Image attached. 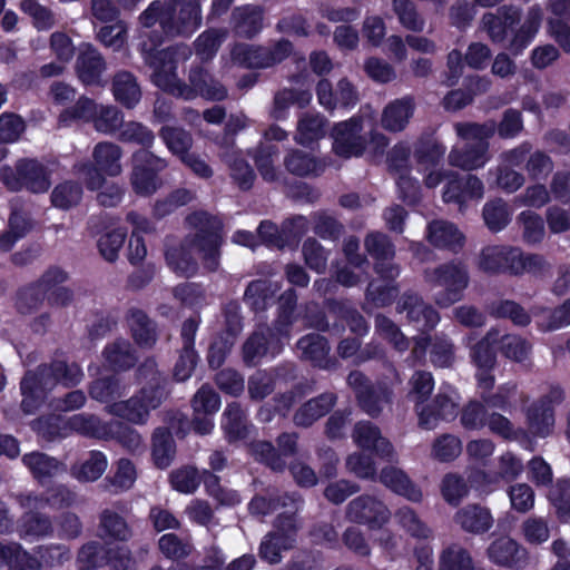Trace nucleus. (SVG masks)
<instances>
[{"instance_id":"60","label":"nucleus","mask_w":570,"mask_h":570,"mask_svg":"<svg viewBox=\"0 0 570 570\" xmlns=\"http://www.w3.org/2000/svg\"><path fill=\"white\" fill-rule=\"evenodd\" d=\"M521 229L522 239L529 245L540 244L546 236V228L542 217L532 212L523 210L515 219Z\"/></svg>"},{"instance_id":"26","label":"nucleus","mask_w":570,"mask_h":570,"mask_svg":"<svg viewBox=\"0 0 570 570\" xmlns=\"http://www.w3.org/2000/svg\"><path fill=\"white\" fill-rule=\"evenodd\" d=\"M65 429L86 438L105 441L114 438L112 422H105L98 415L91 413H80L70 416L65 423Z\"/></svg>"},{"instance_id":"6","label":"nucleus","mask_w":570,"mask_h":570,"mask_svg":"<svg viewBox=\"0 0 570 570\" xmlns=\"http://www.w3.org/2000/svg\"><path fill=\"white\" fill-rule=\"evenodd\" d=\"M166 397L167 392L159 385L142 386L129 399L106 405L105 411L129 423L145 425L150 412L159 407Z\"/></svg>"},{"instance_id":"28","label":"nucleus","mask_w":570,"mask_h":570,"mask_svg":"<svg viewBox=\"0 0 570 570\" xmlns=\"http://www.w3.org/2000/svg\"><path fill=\"white\" fill-rule=\"evenodd\" d=\"M379 480L394 493L404 497L413 503H420L423 500L421 488L415 484L409 475L399 468L385 466L381 470Z\"/></svg>"},{"instance_id":"20","label":"nucleus","mask_w":570,"mask_h":570,"mask_svg":"<svg viewBox=\"0 0 570 570\" xmlns=\"http://www.w3.org/2000/svg\"><path fill=\"white\" fill-rule=\"evenodd\" d=\"M489 559L501 567L521 569L528 563L525 548L510 537H500L488 548Z\"/></svg>"},{"instance_id":"50","label":"nucleus","mask_w":570,"mask_h":570,"mask_svg":"<svg viewBox=\"0 0 570 570\" xmlns=\"http://www.w3.org/2000/svg\"><path fill=\"white\" fill-rule=\"evenodd\" d=\"M158 135L168 150L180 159L189 154L194 139L189 131L178 126H163Z\"/></svg>"},{"instance_id":"11","label":"nucleus","mask_w":570,"mask_h":570,"mask_svg":"<svg viewBox=\"0 0 570 570\" xmlns=\"http://www.w3.org/2000/svg\"><path fill=\"white\" fill-rule=\"evenodd\" d=\"M503 157L512 165L523 166L527 176L532 180H544L554 168L551 156L541 149H533L530 141L507 149Z\"/></svg>"},{"instance_id":"25","label":"nucleus","mask_w":570,"mask_h":570,"mask_svg":"<svg viewBox=\"0 0 570 570\" xmlns=\"http://www.w3.org/2000/svg\"><path fill=\"white\" fill-rule=\"evenodd\" d=\"M453 520L464 532L483 534L494 524V518L487 507L480 504H466L459 509Z\"/></svg>"},{"instance_id":"37","label":"nucleus","mask_w":570,"mask_h":570,"mask_svg":"<svg viewBox=\"0 0 570 570\" xmlns=\"http://www.w3.org/2000/svg\"><path fill=\"white\" fill-rule=\"evenodd\" d=\"M327 119L316 112H304L299 116L294 139L302 146H308L322 139L326 134Z\"/></svg>"},{"instance_id":"14","label":"nucleus","mask_w":570,"mask_h":570,"mask_svg":"<svg viewBox=\"0 0 570 570\" xmlns=\"http://www.w3.org/2000/svg\"><path fill=\"white\" fill-rule=\"evenodd\" d=\"M517 254L518 247L514 246L488 245L480 250L476 257V267L489 275L509 274L514 276Z\"/></svg>"},{"instance_id":"5","label":"nucleus","mask_w":570,"mask_h":570,"mask_svg":"<svg viewBox=\"0 0 570 570\" xmlns=\"http://www.w3.org/2000/svg\"><path fill=\"white\" fill-rule=\"evenodd\" d=\"M423 277L432 286L444 287V291L434 298L435 304L441 308L450 307L461 301L463 292L470 284L468 265L459 259H452L436 267L426 268L423 272Z\"/></svg>"},{"instance_id":"27","label":"nucleus","mask_w":570,"mask_h":570,"mask_svg":"<svg viewBox=\"0 0 570 570\" xmlns=\"http://www.w3.org/2000/svg\"><path fill=\"white\" fill-rule=\"evenodd\" d=\"M126 322L131 337L140 347L150 348L157 342V327L145 311L132 306L126 313Z\"/></svg>"},{"instance_id":"16","label":"nucleus","mask_w":570,"mask_h":570,"mask_svg":"<svg viewBox=\"0 0 570 570\" xmlns=\"http://www.w3.org/2000/svg\"><path fill=\"white\" fill-rule=\"evenodd\" d=\"M352 439L358 448L372 451L387 461H396L393 444L382 435L380 428L374 423L370 421L357 422L353 428Z\"/></svg>"},{"instance_id":"51","label":"nucleus","mask_w":570,"mask_h":570,"mask_svg":"<svg viewBox=\"0 0 570 570\" xmlns=\"http://www.w3.org/2000/svg\"><path fill=\"white\" fill-rule=\"evenodd\" d=\"M392 10L404 29L415 33L424 31L426 20L413 0H392Z\"/></svg>"},{"instance_id":"1","label":"nucleus","mask_w":570,"mask_h":570,"mask_svg":"<svg viewBox=\"0 0 570 570\" xmlns=\"http://www.w3.org/2000/svg\"><path fill=\"white\" fill-rule=\"evenodd\" d=\"M193 234L185 237L177 247L166 252L169 268L184 277H191L198 271V263L191 252L199 254L204 268L216 272L219 267L220 246L223 244L222 223L207 212H195L186 217Z\"/></svg>"},{"instance_id":"43","label":"nucleus","mask_w":570,"mask_h":570,"mask_svg":"<svg viewBox=\"0 0 570 570\" xmlns=\"http://www.w3.org/2000/svg\"><path fill=\"white\" fill-rule=\"evenodd\" d=\"M543 18L542 9L539 4L530 7L521 27L514 32L510 49L518 52L524 49L538 33Z\"/></svg>"},{"instance_id":"8","label":"nucleus","mask_w":570,"mask_h":570,"mask_svg":"<svg viewBox=\"0 0 570 570\" xmlns=\"http://www.w3.org/2000/svg\"><path fill=\"white\" fill-rule=\"evenodd\" d=\"M130 185L139 196H151L163 185L158 174L168 167V161L150 150L139 149L131 156Z\"/></svg>"},{"instance_id":"61","label":"nucleus","mask_w":570,"mask_h":570,"mask_svg":"<svg viewBox=\"0 0 570 570\" xmlns=\"http://www.w3.org/2000/svg\"><path fill=\"white\" fill-rule=\"evenodd\" d=\"M297 295L292 288L285 291L278 301V315L273 324L275 331L279 335L287 336L289 338L291 328L295 321L294 312L296 308Z\"/></svg>"},{"instance_id":"63","label":"nucleus","mask_w":570,"mask_h":570,"mask_svg":"<svg viewBox=\"0 0 570 570\" xmlns=\"http://www.w3.org/2000/svg\"><path fill=\"white\" fill-rule=\"evenodd\" d=\"M498 343L502 355L517 363L528 361L532 353V344L520 335L505 334L499 336Z\"/></svg>"},{"instance_id":"31","label":"nucleus","mask_w":570,"mask_h":570,"mask_svg":"<svg viewBox=\"0 0 570 570\" xmlns=\"http://www.w3.org/2000/svg\"><path fill=\"white\" fill-rule=\"evenodd\" d=\"M124 149L114 141L97 142L91 153L92 163L108 177H118L124 171Z\"/></svg>"},{"instance_id":"49","label":"nucleus","mask_w":570,"mask_h":570,"mask_svg":"<svg viewBox=\"0 0 570 570\" xmlns=\"http://www.w3.org/2000/svg\"><path fill=\"white\" fill-rule=\"evenodd\" d=\"M102 354L106 362L114 370H128L132 367L137 361L135 350L126 338H117L108 344Z\"/></svg>"},{"instance_id":"55","label":"nucleus","mask_w":570,"mask_h":570,"mask_svg":"<svg viewBox=\"0 0 570 570\" xmlns=\"http://www.w3.org/2000/svg\"><path fill=\"white\" fill-rule=\"evenodd\" d=\"M153 459L157 468H168L176 453L175 441L166 428H157L153 433Z\"/></svg>"},{"instance_id":"38","label":"nucleus","mask_w":570,"mask_h":570,"mask_svg":"<svg viewBox=\"0 0 570 570\" xmlns=\"http://www.w3.org/2000/svg\"><path fill=\"white\" fill-rule=\"evenodd\" d=\"M115 99L126 108H134L141 98V90L136 77L126 70L115 73L111 83Z\"/></svg>"},{"instance_id":"45","label":"nucleus","mask_w":570,"mask_h":570,"mask_svg":"<svg viewBox=\"0 0 570 570\" xmlns=\"http://www.w3.org/2000/svg\"><path fill=\"white\" fill-rule=\"evenodd\" d=\"M126 391L127 386L115 375L97 379L88 387L90 397L106 405L117 402L116 400L124 396Z\"/></svg>"},{"instance_id":"10","label":"nucleus","mask_w":570,"mask_h":570,"mask_svg":"<svg viewBox=\"0 0 570 570\" xmlns=\"http://www.w3.org/2000/svg\"><path fill=\"white\" fill-rule=\"evenodd\" d=\"M364 130V118L354 116L348 120L337 122L332 131L333 150L344 158L360 157L367 146V138Z\"/></svg>"},{"instance_id":"54","label":"nucleus","mask_w":570,"mask_h":570,"mask_svg":"<svg viewBox=\"0 0 570 570\" xmlns=\"http://www.w3.org/2000/svg\"><path fill=\"white\" fill-rule=\"evenodd\" d=\"M500 332L498 328H490L487 334L470 347V357L476 367H494L497 356L492 348L498 343Z\"/></svg>"},{"instance_id":"36","label":"nucleus","mask_w":570,"mask_h":570,"mask_svg":"<svg viewBox=\"0 0 570 570\" xmlns=\"http://www.w3.org/2000/svg\"><path fill=\"white\" fill-rule=\"evenodd\" d=\"M220 158L227 166L230 178L242 190L253 187L256 175L240 150L227 148L220 154Z\"/></svg>"},{"instance_id":"57","label":"nucleus","mask_w":570,"mask_h":570,"mask_svg":"<svg viewBox=\"0 0 570 570\" xmlns=\"http://www.w3.org/2000/svg\"><path fill=\"white\" fill-rule=\"evenodd\" d=\"M407 397L414 403L415 412L430 399L434 389V379L428 371H415L409 380Z\"/></svg>"},{"instance_id":"17","label":"nucleus","mask_w":570,"mask_h":570,"mask_svg":"<svg viewBox=\"0 0 570 570\" xmlns=\"http://www.w3.org/2000/svg\"><path fill=\"white\" fill-rule=\"evenodd\" d=\"M521 20V10L512 4L501 6L495 12H485L480 19L479 28L484 31L494 43L507 40L508 30Z\"/></svg>"},{"instance_id":"3","label":"nucleus","mask_w":570,"mask_h":570,"mask_svg":"<svg viewBox=\"0 0 570 570\" xmlns=\"http://www.w3.org/2000/svg\"><path fill=\"white\" fill-rule=\"evenodd\" d=\"M454 130L456 136L465 142L451 148L448 164L464 171L483 168L492 158L489 139L495 134V121L455 122Z\"/></svg>"},{"instance_id":"52","label":"nucleus","mask_w":570,"mask_h":570,"mask_svg":"<svg viewBox=\"0 0 570 570\" xmlns=\"http://www.w3.org/2000/svg\"><path fill=\"white\" fill-rule=\"evenodd\" d=\"M286 169L296 176L320 175L324 171V165L312 154L294 149L284 159Z\"/></svg>"},{"instance_id":"62","label":"nucleus","mask_w":570,"mask_h":570,"mask_svg":"<svg viewBox=\"0 0 570 570\" xmlns=\"http://www.w3.org/2000/svg\"><path fill=\"white\" fill-rule=\"evenodd\" d=\"M394 518L397 524L413 538L429 539L432 535L431 528L407 505L399 508Z\"/></svg>"},{"instance_id":"48","label":"nucleus","mask_w":570,"mask_h":570,"mask_svg":"<svg viewBox=\"0 0 570 570\" xmlns=\"http://www.w3.org/2000/svg\"><path fill=\"white\" fill-rule=\"evenodd\" d=\"M18 533L23 539L49 537L53 533L51 518L41 512L28 511L20 519Z\"/></svg>"},{"instance_id":"15","label":"nucleus","mask_w":570,"mask_h":570,"mask_svg":"<svg viewBox=\"0 0 570 570\" xmlns=\"http://www.w3.org/2000/svg\"><path fill=\"white\" fill-rule=\"evenodd\" d=\"M399 313H406V318L420 331H431L440 322V314L432 305L415 293H404L397 301Z\"/></svg>"},{"instance_id":"22","label":"nucleus","mask_w":570,"mask_h":570,"mask_svg":"<svg viewBox=\"0 0 570 570\" xmlns=\"http://www.w3.org/2000/svg\"><path fill=\"white\" fill-rule=\"evenodd\" d=\"M416 102L407 95L390 101L381 115V126L390 132L403 131L414 115Z\"/></svg>"},{"instance_id":"42","label":"nucleus","mask_w":570,"mask_h":570,"mask_svg":"<svg viewBox=\"0 0 570 570\" xmlns=\"http://www.w3.org/2000/svg\"><path fill=\"white\" fill-rule=\"evenodd\" d=\"M232 61L247 69L269 68L265 46L235 43L230 50Z\"/></svg>"},{"instance_id":"19","label":"nucleus","mask_w":570,"mask_h":570,"mask_svg":"<svg viewBox=\"0 0 570 570\" xmlns=\"http://www.w3.org/2000/svg\"><path fill=\"white\" fill-rule=\"evenodd\" d=\"M202 9L198 0L185 1L178 13L176 8L170 6L169 13L165 18L167 36H190L202 24Z\"/></svg>"},{"instance_id":"59","label":"nucleus","mask_w":570,"mask_h":570,"mask_svg":"<svg viewBox=\"0 0 570 570\" xmlns=\"http://www.w3.org/2000/svg\"><path fill=\"white\" fill-rule=\"evenodd\" d=\"M82 186L73 180H65L51 191L50 200L53 207L68 210L79 205L82 198Z\"/></svg>"},{"instance_id":"7","label":"nucleus","mask_w":570,"mask_h":570,"mask_svg":"<svg viewBox=\"0 0 570 570\" xmlns=\"http://www.w3.org/2000/svg\"><path fill=\"white\" fill-rule=\"evenodd\" d=\"M0 180L11 191L27 189L33 194H43L51 185L48 168L32 158L19 159L14 167H0Z\"/></svg>"},{"instance_id":"41","label":"nucleus","mask_w":570,"mask_h":570,"mask_svg":"<svg viewBox=\"0 0 570 570\" xmlns=\"http://www.w3.org/2000/svg\"><path fill=\"white\" fill-rule=\"evenodd\" d=\"M438 570H483L478 567L471 553L459 543L444 547L438 560Z\"/></svg>"},{"instance_id":"58","label":"nucleus","mask_w":570,"mask_h":570,"mask_svg":"<svg viewBox=\"0 0 570 570\" xmlns=\"http://www.w3.org/2000/svg\"><path fill=\"white\" fill-rule=\"evenodd\" d=\"M505 150L499 155V165L495 168V183L505 193L512 194L525 184V176L515 170L520 165H512L504 159Z\"/></svg>"},{"instance_id":"46","label":"nucleus","mask_w":570,"mask_h":570,"mask_svg":"<svg viewBox=\"0 0 570 570\" xmlns=\"http://www.w3.org/2000/svg\"><path fill=\"white\" fill-rule=\"evenodd\" d=\"M107 456L100 451H90L88 456L79 464H73L70 474L79 482H94L107 470Z\"/></svg>"},{"instance_id":"30","label":"nucleus","mask_w":570,"mask_h":570,"mask_svg":"<svg viewBox=\"0 0 570 570\" xmlns=\"http://www.w3.org/2000/svg\"><path fill=\"white\" fill-rule=\"evenodd\" d=\"M428 240L438 248L458 253L464 245L465 237L460 229L448 220H433L428 225Z\"/></svg>"},{"instance_id":"13","label":"nucleus","mask_w":570,"mask_h":570,"mask_svg":"<svg viewBox=\"0 0 570 570\" xmlns=\"http://www.w3.org/2000/svg\"><path fill=\"white\" fill-rule=\"evenodd\" d=\"M455 391L449 389L439 393L423 406L419 407V425L425 430H433L441 420H452L458 413Z\"/></svg>"},{"instance_id":"18","label":"nucleus","mask_w":570,"mask_h":570,"mask_svg":"<svg viewBox=\"0 0 570 570\" xmlns=\"http://www.w3.org/2000/svg\"><path fill=\"white\" fill-rule=\"evenodd\" d=\"M75 70L78 79L86 86H101L107 62L91 43H81L76 58Z\"/></svg>"},{"instance_id":"21","label":"nucleus","mask_w":570,"mask_h":570,"mask_svg":"<svg viewBox=\"0 0 570 570\" xmlns=\"http://www.w3.org/2000/svg\"><path fill=\"white\" fill-rule=\"evenodd\" d=\"M297 350L301 358L311 362L314 366L322 370H336L338 363L330 357V344L327 340L316 333L307 334L297 342Z\"/></svg>"},{"instance_id":"33","label":"nucleus","mask_w":570,"mask_h":570,"mask_svg":"<svg viewBox=\"0 0 570 570\" xmlns=\"http://www.w3.org/2000/svg\"><path fill=\"white\" fill-rule=\"evenodd\" d=\"M23 465L30 471L31 475L39 483L55 478L67 471L65 463L58 459L39 451L26 453L21 459Z\"/></svg>"},{"instance_id":"34","label":"nucleus","mask_w":570,"mask_h":570,"mask_svg":"<svg viewBox=\"0 0 570 570\" xmlns=\"http://www.w3.org/2000/svg\"><path fill=\"white\" fill-rule=\"evenodd\" d=\"M337 395L325 392L313 397L298 407L293 416L294 424L302 428L311 426L315 421L326 415L336 404Z\"/></svg>"},{"instance_id":"2","label":"nucleus","mask_w":570,"mask_h":570,"mask_svg":"<svg viewBox=\"0 0 570 570\" xmlns=\"http://www.w3.org/2000/svg\"><path fill=\"white\" fill-rule=\"evenodd\" d=\"M85 377L81 367L75 362L55 360L28 371L20 382L21 409L24 414H33L46 401L47 394L58 384L65 387L79 385Z\"/></svg>"},{"instance_id":"56","label":"nucleus","mask_w":570,"mask_h":570,"mask_svg":"<svg viewBox=\"0 0 570 570\" xmlns=\"http://www.w3.org/2000/svg\"><path fill=\"white\" fill-rule=\"evenodd\" d=\"M137 478L134 463L128 459H120L111 478H106L102 488L110 493H120L132 488Z\"/></svg>"},{"instance_id":"12","label":"nucleus","mask_w":570,"mask_h":570,"mask_svg":"<svg viewBox=\"0 0 570 570\" xmlns=\"http://www.w3.org/2000/svg\"><path fill=\"white\" fill-rule=\"evenodd\" d=\"M288 340L279 335L275 327L259 325L243 345V361L247 366H255L268 353L278 354Z\"/></svg>"},{"instance_id":"24","label":"nucleus","mask_w":570,"mask_h":570,"mask_svg":"<svg viewBox=\"0 0 570 570\" xmlns=\"http://www.w3.org/2000/svg\"><path fill=\"white\" fill-rule=\"evenodd\" d=\"M98 535L105 542H128L134 531L124 515L114 508H107L99 514Z\"/></svg>"},{"instance_id":"64","label":"nucleus","mask_w":570,"mask_h":570,"mask_svg":"<svg viewBox=\"0 0 570 570\" xmlns=\"http://www.w3.org/2000/svg\"><path fill=\"white\" fill-rule=\"evenodd\" d=\"M482 215L487 227L494 233L504 229L511 220L509 205L502 198L485 203Z\"/></svg>"},{"instance_id":"40","label":"nucleus","mask_w":570,"mask_h":570,"mask_svg":"<svg viewBox=\"0 0 570 570\" xmlns=\"http://www.w3.org/2000/svg\"><path fill=\"white\" fill-rule=\"evenodd\" d=\"M311 100L312 94L308 90L283 88L274 95L271 117L276 120L284 119L292 105L305 108Z\"/></svg>"},{"instance_id":"32","label":"nucleus","mask_w":570,"mask_h":570,"mask_svg":"<svg viewBox=\"0 0 570 570\" xmlns=\"http://www.w3.org/2000/svg\"><path fill=\"white\" fill-rule=\"evenodd\" d=\"M544 400H537L524 409L528 432L535 438L549 436L554 426L552 406L546 405Z\"/></svg>"},{"instance_id":"39","label":"nucleus","mask_w":570,"mask_h":570,"mask_svg":"<svg viewBox=\"0 0 570 570\" xmlns=\"http://www.w3.org/2000/svg\"><path fill=\"white\" fill-rule=\"evenodd\" d=\"M248 428L247 415L240 404L237 402L227 404L222 416V429L226 439L229 442L245 439Z\"/></svg>"},{"instance_id":"29","label":"nucleus","mask_w":570,"mask_h":570,"mask_svg":"<svg viewBox=\"0 0 570 570\" xmlns=\"http://www.w3.org/2000/svg\"><path fill=\"white\" fill-rule=\"evenodd\" d=\"M189 90L191 96L189 99L195 98L197 95L207 99L220 101L227 97L226 87L220 83L213 75L205 68L197 66L189 71Z\"/></svg>"},{"instance_id":"47","label":"nucleus","mask_w":570,"mask_h":570,"mask_svg":"<svg viewBox=\"0 0 570 570\" xmlns=\"http://www.w3.org/2000/svg\"><path fill=\"white\" fill-rule=\"evenodd\" d=\"M277 289V285L269 281H253L245 291L244 302L255 312L265 311L273 303Z\"/></svg>"},{"instance_id":"23","label":"nucleus","mask_w":570,"mask_h":570,"mask_svg":"<svg viewBox=\"0 0 570 570\" xmlns=\"http://www.w3.org/2000/svg\"><path fill=\"white\" fill-rule=\"evenodd\" d=\"M264 8L257 4L236 7L232 12L233 31L240 38H254L264 28Z\"/></svg>"},{"instance_id":"35","label":"nucleus","mask_w":570,"mask_h":570,"mask_svg":"<svg viewBox=\"0 0 570 570\" xmlns=\"http://www.w3.org/2000/svg\"><path fill=\"white\" fill-rule=\"evenodd\" d=\"M303 504L302 497L296 493H268L267 495H255L248 505L249 512L254 515H267L279 508H295L299 510Z\"/></svg>"},{"instance_id":"44","label":"nucleus","mask_w":570,"mask_h":570,"mask_svg":"<svg viewBox=\"0 0 570 570\" xmlns=\"http://www.w3.org/2000/svg\"><path fill=\"white\" fill-rule=\"evenodd\" d=\"M394 392L384 382H377L367 393L357 400L361 410L371 417H379L385 405H390L393 401Z\"/></svg>"},{"instance_id":"53","label":"nucleus","mask_w":570,"mask_h":570,"mask_svg":"<svg viewBox=\"0 0 570 570\" xmlns=\"http://www.w3.org/2000/svg\"><path fill=\"white\" fill-rule=\"evenodd\" d=\"M124 119V112L117 106L98 104L91 125L100 134L115 135L121 129Z\"/></svg>"},{"instance_id":"9","label":"nucleus","mask_w":570,"mask_h":570,"mask_svg":"<svg viewBox=\"0 0 570 570\" xmlns=\"http://www.w3.org/2000/svg\"><path fill=\"white\" fill-rule=\"evenodd\" d=\"M344 517L351 523L374 530L383 528L390 521L391 511L382 499L365 493L346 504Z\"/></svg>"},{"instance_id":"4","label":"nucleus","mask_w":570,"mask_h":570,"mask_svg":"<svg viewBox=\"0 0 570 570\" xmlns=\"http://www.w3.org/2000/svg\"><path fill=\"white\" fill-rule=\"evenodd\" d=\"M160 43L161 38H158L156 41L151 40L150 43L147 41L141 43L144 60L153 69V82L164 91L189 100L191 90H189L188 85L179 80L176 72V62L178 56L183 59L189 58L191 55L190 50L186 46L156 50Z\"/></svg>"}]
</instances>
